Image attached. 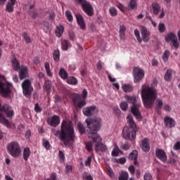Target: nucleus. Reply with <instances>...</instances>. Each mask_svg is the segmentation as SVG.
<instances>
[{
    "mask_svg": "<svg viewBox=\"0 0 180 180\" xmlns=\"http://www.w3.org/2000/svg\"><path fill=\"white\" fill-rule=\"evenodd\" d=\"M11 86H12V84L6 82L5 76L0 75V92L2 94L3 98H9L11 96V93L12 92ZM0 112H5L7 117H13V115H15L12 107L7 103L2 105L0 103Z\"/></svg>",
    "mask_w": 180,
    "mask_h": 180,
    "instance_id": "obj_3",
    "label": "nucleus"
},
{
    "mask_svg": "<svg viewBox=\"0 0 180 180\" xmlns=\"http://www.w3.org/2000/svg\"><path fill=\"white\" fill-rule=\"evenodd\" d=\"M29 15H30V16L33 19H36V18H37V16H39V14L37 13V11H29Z\"/></svg>",
    "mask_w": 180,
    "mask_h": 180,
    "instance_id": "obj_51",
    "label": "nucleus"
},
{
    "mask_svg": "<svg viewBox=\"0 0 180 180\" xmlns=\"http://www.w3.org/2000/svg\"><path fill=\"white\" fill-rule=\"evenodd\" d=\"M58 156L60 161H64L65 160V156L64 155V153L61 150H59Z\"/></svg>",
    "mask_w": 180,
    "mask_h": 180,
    "instance_id": "obj_54",
    "label": "nucleus"
},
{
    "mask_svg": "<svg viewBox=\"0 0 180 180\" xmlns=\"http://www.w3.org/2000/svg\"><path fill=\"white\" fill-rule=\"evenodd\" d=\"M51 131L56 137H58L63 142L65 147H71L72 146L71 142L74 143L75 141V133L71 122L67 123V121L63 120L61 124L60 131H56V129H52Z\"/></svg>",
    "mask_w": 180,
    "mask_h": 180,
    "instance_id": "obj_2",
    "label": "nucleus"
},
{
    "mask_svg": "<svg viewBox=\"0 0 180 180\" xmlns=\"http://www.w3.org/2000/svg\"><path fill=\"white\" fill-rule=\"evenodd\" d=\"M77 129L80 134H84V133H85V127H84V124L81 122L77 123Z\"/></svg>",
    "mask_w": 180,
    "mask_h": 180,
    "instance_id": "obj_40",
    "label": "nucleus"
},
{
    "mask_svg": "<svg viewBox=\"0 0 180 180\" xmlns=\"http://www.w3.org/2000/svg\"><path fill=\"white\" fill-rule=\"evenodd\" d=\"M85 146L86 150H88L89 152L92 151V142H86Z\"/></svg>",
    "mask_w": 180,
    "mask_h": 180,
    "instance_id": "obj_53",
    "label": "nucleus"
},
{
    "mask_svg": "<svg viewBox=\"0 0 180 180\" xmlns=\"http://www.w3.org/2000/svg\"><path fill=\"white\" fill-rule=\"evenodd\" d=\"M82 179L83 180H94V177L91 175V174L84 172L82 173Z\"/></svg>",
    "mask_w": 180,
    "mask_h": 180,
    "instance_id": "obj_38",
    "label": "nucleus"
},
{
    "mask_svg": "<svg viewBox=\"0 0 180 180\" xmlns=\"http://www.w3.org/2000/svg\"><path fill=\"white\" fill-rule=\"evenodd\" d=\"M119 146H115V148L112 150L111 154L112 155V157H117L119 155Z\"/></svg>",
    "mask_w": 180,
    "mask_h": 180,
    "instance_id": "obj_48",
    "label": "nucleus"
},
{
    "mask_svg": "<svg viewBox=\"0 0 180 180\" xmlns=\"http://www.w3.org/2000/svg\"><path fill=\"white\" fill-rule=\"evenodd\" d=\"M150 140L148 139L145 138L143 140L141 141V147L144 151V153H148L150 151V143H149Z\"/></svg>",
    "mask_w": 180,
    "mask_h": 180,
    "instance_id": "obj_20",
    "label": "nucleus"
},
{
    "mask_svg": "<svg viewBox=\"0 0 180 180\" xmlns=\"http://www.w3.org/2000/svg\"><path fill=\"white\" fill-rule=\"evenodd\" d=\"M43 146L46 150H49L50 148V143L46 139H43Z\"/></svg>",
    "mask_w": 180,
    "mask_h": 180,
    "instance_id": "obj_52",
    "label": "nucleus"
},
{
    "mask_svg": "<svg viewBox=\"0 0 180 180\" xmlns=\"http://www.w3.org/2000/svg\"><path fill=\"white\" fill-rule=\"evenodd\" d=\"M11 63L13 65V70H14V71H19V70H20V64L19 63V60L16 59V57H14Z\"/></svg>",
    "mask_w": 180,
    "mask_h": 180,
    "instance_id": "obj_27",
    "label": "nucleus"
},
{
    "mask_svg": "<svg viewBox=\"0 0 180 180\" xmlns=\"http://www.w3.org/2000/svg\"><path fill=\"white\" fill-rule=\"evenodd\" d=\"M133 75L135 82H140L144 78V70L140 68H134L133 70Z\"/></svg>",
    "mask_w": 180,
    "mask_h": 180,
    "instance_id": "obj_10",
    "label": "nucleus"
},
{
    "mask_svg": "<svg viewBox=\"0 0 180 180\" xmlns=\"http://www.w3.org/2000/svg\"><path fill=\"white\" fill-rule=\"evenodd\" d=\"M136 131L128 128H124L122 130V136L125 140H134L136 139Z\"/></svg>",
    "mask_w": 180,
    "mask_h": 180,
    "instance_id": "obj_11",
    "label": "nucleus"
},
{
    "mask_svg": "<svg viewBox=\"0 0 180 180\" xmlns=\"http://www.w3.org/2000/svg\"><path fill=\"white\" fill-rule=\"evenodd\" d=\"M129 8H130L131 11L137 9V0H130Z\"/></svg>",
    "mask_w": 180,
    "mask_h": 180,
    "instance_id": "obj_36",
    "label": "nucleus"
},
{
    "mask_svg": "<svg viewBox=\"0 0 180 180\" xmlns=\"http://www.w3.org/2000/svg\"><path fill=\"white\" fill-rule=\"evenodd\" d=\"M119 180H129V173L127 172L122 171L118 177Z\"/></svg>",
    "mask_w": 180,
    "mask_h": 180,
    "instance_id": "obj_33",
    "label": "nucleus"
},
{
    "mask_svg": "<svg viewBox=\"0 0 180 180\" xmlns=\"http://www.w3.org/2000/svg\"><path fill=\"white\" fill-rule=\"evenodd\" d=\"M155 155L157 158L162 161V162H167V153L162 149L156 148L155 150Z\"/></svg>",
    "mask_w": 180,
    "mask_h": 180,
    "instance_id": "obj_14",
    "label": "nucleus"
},
{
    "mask_svg": "<svg viewBox=\"0 0 180 180\" xmlns=\"http://www.w3.org/2000/svg\"><path fill=\"white\" fill-rule=\"evenodd\" d=\"M47 123L52 127H57L58 124H60V117L58 115H53L51 118L47 120Z\"/></svg>",
    "mask_w": 180,
    "mask_h": 180,
    "instance_id": "obj_16",
    "label": "nucleus"
},
{
    "mask_svg": "<svg viewBox=\"0 0 180 180\" xmlns=\"http://www.w3.org/2000/svg\"><path fill=\"white\" fill-rule=\"evenodd\" d=\"M139 155V152H137L136 150H133L131 153L129 155V159L131 160V161L134 160V165H137L139 164L137 162V155Z\"/></svg>",
    "mask_w": 180,
    "mask_h": 180,
    "instance_id": "obj_25",
    "label": "nucleus"
},
{
    "mask_svg": "<svg viewBox=\"0 0 180 180\" xmlns=\"http://www.w3.org/2000/svg\"><path fill=\"white\" fill-rule=\"evenodd\" d=\"M141 98L143 105L146 109H150L154 106L155 99H157V90L153 87L146 85L142 86Z\"/></svg>",
    "mask_w": 180,
    "mask_h": 180,
    "instance_id": "obj_4",
    "label": "nucleus"
},
{
    "mask_svg": "<svg viewBox=\"0 0 180 180\" xmlns=\"http://www.w3.org/2000/svg\"><path fill=\"white\" fill-rule=\"evenodd\" d=\"M61 46H62V49L64 50L65 51H67L70 47H71V44L67 39H62L61 40Z\"/></svg>",
    "mask_w": 180,
    "mask_h": 180,
    "instance_id": "obj_28",
    "label": "nucleus"
},
{
    "mask_svg": "<svg viewBox=\"0 0 180 180\" xmlns=\"http://www.w3.org/2000/svg\"><path fill=\"white\" fill-rule=\"evenodd\" d=\"M127 102L128 103H131L132 107L131 108V112L132 115L136 117V120H142L143 116L141 115V112H140V110H139V108H140L141 105L140 103H136L137 102V97L135 96H124Z\"/></svg>",
    "mask_w": 180,
    "mask_h": 180,
    "instance_id": "obj_5",
    "label": "nucleus"
},
{
    "mask_svg": "<svg viewBox=\"0 0 180 180\" xmlns=\"http://www.w3.org/2000/svg\"><path fill=\"white\" fill-rule=\"evenodd\" d=\"M44 67L46 71L47 75H49V77H51V71L50 70V64H49V63H45Z\"/></svg>",
    "mask_w": 180,
    "mask_h": 180,
    "instance_id": "obj_46",
    "label": "nucleus"
},
{
    "mask_svg": "<svg viewBox=\"0 0 180 180\" xmlns=\"http://www.w3.org/2000/svg\"><path fill=\"white\" fill-rule=\"evenodd\" d=\"M19 70L20 79H25V78H27V77H29V73L27 72V67L22 65L21 68Z\"/></svg>",
    "mask_w": 180,
    "mask_h": 180,
    "instance_id": "obj_19",
    "label": "nucleus"
},
{
    "mask_svg": "<svg viewBox=\"0 0 180 180\" xmlns=\"http://www.w3.org/2000/svg\"><path fill=\"white\" fill-rule=\"evenodd\" d=\"M76 19L77 24L79 26H80V29L82 30H85L86 26H85V21H84V18L80 14L76 15Z\"/></svg>",
    "mask_w": 180,
    "mask_h": 180,
    "instance_id": "obj_21",
    "label": "nucleus"
},
{
    "mask_svg": "<svg viewBox=\"0 0 180 180\" xmlns=\"http://www.w3.org/2000/svg\"><path fill=\"white\" fill-rule=\"evenodd\" d=\"M174 150H180V141L176 142L174 147H173Z\"/></svg>",
    "mask_w": 180,
    "mask_h": 180,
    "instance_id": "obj_62",
    "label": "nucleus"
},
{
    "mask_svg": "<svg viewBox=\"0 0 180 180\" xmlns=\"http://www.w3.org/2000/svg\"><path fill=\"white\" fill-rule=\"evenodd\" d=\"M23 124H20V125H18V129H17V131L18 134H20V133H22V131H23Z\"/></svg>",
    "mask_w": 180,
    "mask_h": 180,
    "instance_id": "obj_59",
    "label": "nucleus"
},
{
    "mask_svg": "<svg viewBox=\"0 0 180 180\" xmlns=\"http://www.w3.org/2000/svg\"><path fill=\"white\" fill-rule=\"evenodd\" d=\"M22 37L27 43V44H30V43H32V38H30V36H29V34L27 32H24L22 34Z\"/></svg>",
    "mask_w": 180,
    "mask_h": 180,
    "instance_id": "obj_39",
    "label": "nucleus"
},
{
    "mask_svg": "<svg viewBox=\"0 0 180 180\" xmlns=\"http://www.w3.org/2000/svg\"><path fill=\"white\" fill-rule=\"evenodd\" d=\"M78 2L82 5L84 12H85L88 16L94 15V8H92L89 2L86 1V0H78Z\"/></svg>",
    "mask_w": 180,
    "mask_h": 180,
    "instance_id": "obj_9",
    "label": "nucleus"
},
{
    "mask_svg": "<svg viewBox=\"0 0 180 180\" xmlns=\"http://www.w3.org/2000/svg\"><path fill=\"white\" fill-rule=\"evenodd\" d=\"M7 150L8 154L11 155V157H13L14 158H17V157H19L20 155V153L22 151L20 150V146H19V143L16 141H13L7 145Z\"/></svg>",
    "mask_w": 180,
    "mask_h": 180,
    "instance_id": "obj_6",
    "label": "nucleus"
},
{
    "mask_svg": "<svg viewBox=\"0 0 180 180\" xmlns=\"http://www.w3.org/2000/svg\"><path fill=\"white\" fill-rule=\"evenodd\" d=\"M108 175L112 178V179H115V173H113V170H112V169H108Z\"/></svg>",
    "mask_w": 180,
    "mask_h": 180,
    "instance_id": "obj_60",
    "label": "nucleus"
},
{
    "mask_svg": "<svg viewBox=\"0 0 180 180\" xmlns=\"http://www.w3.org/2000/svg\"><path fill=\"white\" fill-rule=\"evenodd\" d=\"M59 75L62 79H67V78H68V73L64 68H60L59 71Z\"/></svg>",
    "mask_w": 180,
    "mask_h": 180,
    "instance_id": "obj_30",
    "label": "nucleus"
},
{
    "mask_svg": "<svg viewBox=\"0 0 180 180\" xmlns=\"http://www.w3.org/2000/svg\"><path fill=\"white\" fill-rule=\"evenodd\" d=\"M122 88L124 92H131V91H133V86L130 84H123Z\"/></svg>",
    "mask_w": 180,
    "mask_h": 180,
    "instance_id": "obj_35",
    "label": "nucleus"
},
{
    "mask_svg": "<svg viewBox=\"0 0 180 180\" xmlns=\"http://www.w3.org/2000/svg\"><path fill=\"white\" fill-rule=\"evenodd\" d=\"M66 174H68V172H71L72 171V166L68 165L65 167Z\"/></svg>",
    "mask_w": 180,
    "mask_h": 180,
    "instance_id": "obj_61",
    "label": "nucleus"
},
{
    "mask_svg": "<svg viewBox=\"0 0 180 180\" xmlns=\"http://www.w3.org/2000/svg\"><path fill=\"white\" fill-rule=\"evenodd\" d=\"M65 16L69 22H72L73 18H72V14L71 13V11H65Z\"/></svg>",
    "mask_w": 180,
    "mask_h": 180,
    "instance_id": "obj_47",
    "label": "nucleus"
},
{
    "mask_svg": "<svg viewBox=\"0 0 180 180\" xmlns=\"http://www.w3.org/2000/svg\"><path fill=\"white\" fill-rule=\"evenodd\" d=\"M158 27L160 33H164L165 32L166 27L165 24H164V22H160Z\"/></svg>",
    "mask_w": 180,
    "mask_h": 180,
    "instance_id": "obj_43",
    "label": "nucleus"
},
{
    "mask_svg": "<svg viewBox=\"0 0 180 180\" xmlns=\"http://www.w3.org/2000/svg\"><path fill=\"white\" fill-rule=\"evenodd\" d=\"M29 157H30V148H25L23 150V158L25 161H27V160H29Z\"/></svg>",
    "mask_w": 180,
    "mask_h": 180,
    "instance_id": "obj_31",
    "label": "nucleus"
},
{
    "mask_svg": "<svg viewBox=\"0 0 180 180\" xmlns=\"http://www.w3.org/2000/svg\"><path fill=\"white\" fill-rule=\"evenodd\" d=\"M117 164H126V158H120L116 160Z\"/></svg>",
    "mask_w": 180,
    "mask_h": 180,
    "instance_id": "obj_57",
    "label": "nucleus"
},
{
    "mask_svg": "<svg viewBox=\"0 0 180 180\" xmlns=\"http://www.w3.org/2000/svg\"><path fill=\"white\" fill-rule=\"evenodd\" d=\"M11 2H8L6 7V11L8 12L9 13H12L13 12L14 8L13 6H15V4H16V0H10Z\"/></svg>",
    "mask_w": 180,
    "mask_h": 180,
    "instance_id": "obj_24",
    "label": "nucleus"
},
{
    "mask_svg": "<svg viewBox=\"0 0 180 180\" xmlns=\"http://www.w3.org/2000/svg\"><path fill=\"white\" fill-rule=\"evenodd\" d=\"M171 54V52L168 50H166L162 56V60L165 63H167L168 61V58H169V55Z\"/></svg>",
    "mask_w": 180,
    "mask_h": 180,
    "instance_id": "obj_41",
    "label": "nucleus"
},
{
    "mask_svg": "<svg viewBox=\"0 0 180 180\" xmlns=\"http://www.w3.org/2000/svg\"><path fill=\"white\" fill-rule=\"evenodd\" d=\"M73 103L76 108V109H82L86 105V102L85 100H81V97L77 96L73 98Z\"/></svg>",
    "mask_w": 180,
    "mask_h": 180,
    "instance_id": "obj_13",
    "label": "nucleus"
},
{
    "mask_svg": "<svg viewBox=\"0 0 180 180\" xmlns=\"http://www.w3.org/2000/svg\"><path fill=\"white\" fill-rule=\"evenodd\" d=\"M95 113H98V108L96 105H91L83 109V114L84 116H92L93 115H95Z\"/></svg>",
    "mask_w": 180,
    "mask_h": 180,
    "instance_id": "obj_12",
    "label": "nucleus"
},
{
    "mask_svg": "<svg viewBox=\"0 0 180 180\" xmlns=\"http://www.w3.org/2000/svg\"><path fill=\"white\" fill-rule=\"evenodd\" d=\"M0 123L1 124H4V126H6L7 129H11L12 127V124L6 119L5 117H4V115L0 112Z\"/></svg>",
    "mask_w": 180,
    "mask_h": 180,
    "instance_id": "obj_22",
    "label": "nucleus"
},
{
    "mask_svg": "<svg viewBox=\"0 0 180 180\" xmlns=\"http://www.w3.org/2000/svg\"><path fill=\"white\" fill-rule=\"evenodd\" d=\"M87 125V133L89 139H91L96 144V151H106V146L102 143V139L98 134L101 130V124L102 120L101 118H89L85 120Z\"/></svg>",
    "mask_w": 180,
    "mask_h": 180,
    "instance_id": "obj_1",
    "label": "nucleus"
},
{
    "mask_svg": "<svg viewBox=\"0 0 180 180\" xmlns=\"http://www.w3.org/2000/svg\"><path fill=\"white\" fill-rule=\"evenodd\" d=\"M109 12L111 16H116L117 15V11H116V8L114 7L110 8Z\"/></svg>",
    "mask_w": 180,
    "mask_h": 180,
    "instance_id": "obj_50",
    "label": "nucleus"
},
{
    "mask_svg": "<svg viewBox=\"0 0 180 180\" xmlns=\"http://www.w3.org/2000/svg\"><path fill=\"white\" fill-rule=\"evenodd\" d=\"M51 179L57 180V174L56 172H52V174H51Z\"/></svg>",
    "mask_w": 180,
    "mask_h": 180,
    "instance_id": "obj_64",
    "label": "nucleus"
},
{
    "mask_svg": "<svg viewBox=\"0 0 180 180\" xmlns=\"http://www.w3.org/2000/svg\"><path fill=\"white\" fill-rule=\"evenodd\" d=\"M165 41H171L170 47L174 49V50H178L179 49V42L178 41V37L176 34L174 32H171L165 36Z\"/></svg>",
    "mask_w": 180,
    "mask_h": 180,
    "instance_id": "obj_7",
    "label": "nucleus"
},
{
    "mask_svg": "<svg viewBox=\"0 0 180 180\" xmlns=\"http://www.w3.org/2000/svg\"><path fill=\"white\" fill-rule=\"evenodd\" d=\"M144 180H152L153 176L150 173H146L143 176Z\"/></svg>",
    "mask_w": 180,
    "mask_h": 180,
    "instance_id": "obj_56",
    "label": "nucleus"
},
{
    "mask_svg": "<svg viewBox=\"0 0 180 180\" xmlns=\"http://www.w3.org/2000/svg\"><path fill=\"white\" fill-rule=\"evenodd\" d=\"M121 148L125 150H130V145L129 143H124L121 146Z\"/></svg>",
    "mask_w": 180,
    "mask_h": 180,
    "instance_id": "obj_58",
    "label": "nucleus"
},
{
    "mask_svg": "<svg viewBox=\"0 0 180 180\" xmlns=\"http://www.w3.org/2000/svg\"><path fill=\"white\" fill-rule=\"evenodd\" d=\"M51 81L46 80L44 84V91L46 94H50L51 92Z\"/></svg>",
    "mask_w": 180,
    "mask_h": 180,
    "instance_id": "obj_26",
    "label": "nucleus"
},
{
    "mask_svg": "<svg viewBox=\"0 0 180 180\" xmlns=\"http://www.w3.org/2000/svg\"><path fill=\"white\" fill-rule=\"evenodd\" d=\"M67 82L70 85H77V84H78V80L74 77H69L67 78Z\"/></svg>",
    "mask_w": 180,
    "mask_h": 180,
    "instance_id": "obj_32",
    "label": "nucleus"
},
{
    "mask_svg": "<svg viewBox=\"0 0 180 180\" xmlns=\"http://www.w3.org/2000/svg\"><path fill=\"white\" fill-rule=\"evenodd\" d=\"M160 11H161V6H160L158 3L152 4V8L150 9V12L153 13V15H158Z\"/></svg>",
    "mask_w": 180,
    "mask_h": 180,
    "instance_id": "obj_23",
    "label": "nucleus"
},
{
    "mask_svg": "<svg viewBox=\"0 0 180 180\" xmlns=\"http://www.w3.org/2000/svg\"><path fill=\"white\" fill-rule=\"evenodd\" d=\"M134 34L139 43H141V41H143V39H141V37H140V31H139V30L137 29L134 30Z\"/></svg>",
    "mask_w": 180,
    "mask_h": 180,
    "instance_id": "obj_45",
    "label": "nucleus"
},
{
    "mask_svg": "<svg viewBox=\"0 0 180 180\" xmlns=\"http://www.w3.org/2000/svg\"><path fill=\"white\" fill-rule=\"evenodd\" d=\"M91 162H92V157L89 156L85 161V165L86 167H89V165H91Z\"/></svg>",
    "mask_w": 180,
    "mask_h": 180,
    "instance_id": "obj_55",
    "label": "nucleus"
},
{
    "mask_svg": "<svg viewBox=\"0 0 180 180\" xmlns=\"http://www.w3.org/2000/svg\"><path fill=\"white\" fill-rule=\"evenodd\" d=\"M172 78V70H167L166 73L165 74V81H171Z\"/></svg>",
    "mask_w": 180,
    "mask_h": 180,
    "instance_id": "obj_34",
    "label": "nucleus"
},
{
    "mask_svg": "<svg viewBox=\"0 0 180 180\" xmlns=\"http://www.w3.org/2000/svg\"><path fill=\"white\" fill-rule=\"evenodd\" d=\"M127 123L130 128V130H133L134 131H139V127H137V124L134 122V120H133V116L131 115H128L127 117Z\"/></svg>",
    "mask_w": 180,
    "mask_h": 180,
    "instance_id": "obj_15",
    "label": "nucleus"
},
{
    "mask_svg": "<svg viewBox=\"0 0 180 180\" xmlns=\"http://www.w3.org/2000/svg\"><path fill=\"white\" fill-rule=\"evenodd\" d=\"M63 33H64V26L58 25L56 30V34L57 37H61V36H63Z\"/></svg>",
    "mask_w": 180,
    "mask_h": 180,
    "instance_id": "obj_29",
    "label": "nucleus"
},
{
    "mask_svg": "<svg viewBox=\"0 0 180 180\" xmlns=\"http://www.w3.org/2000/svg\"><path fill=\"white\" fill-rule=\"evenodd\" d=\"M34 110H35L36 113H41V110L43 108L40 107L38 103H35Z\"/></svg>",
    "mask_w": 180,
    "mask_h": 180,
    "instance_id": "obj_49",
    "label": "nucleus"
},
{
    "mask_svg": "<svg viewBox=\"0 0 180 180\" xmlns=\"http://www.w3.org/2000/svg\"><path fill=\"white\" fill-rule=\"evenodd\" d=\"M22 92L27 98L32 95L33 92V86H32V82L29 79H25L22 83Z\"/></svg>",
    "mask_w": 180,
    "mask_h": 180,
    "instance_id": "obj_8",
    "label": "nucleus"
},
{
    "mask_svg": "<svg viewBox=\"0 0 180 180\" xmlns=\"http://www.w3.org/2000/svg\"><path fill=\"white\" fill-rule=\"evenodd\" d=\"M53 58L54 61H59L60 60V51L56 49L53 53Z\"/></svg>",
    "mask_w": 180,
    "mask_h": 180,
    "instance_id": "obj_37",
    "label": "nucleus"
},
{
    "mask_svg": "<svg viewBox=\"0 0 180 180\" xmlns=\"http://www.w3.org/2000/svg\"><path fill=\"white\" fill-rule=\"evenodd\" d=\"M129 171L131 172V174H132L134 175V174L136 171V168H134V166L131 165L129 167Z\"/></svg>",
    "mask_w": 180,
    "mask_h": 180,
    "instance_id": "obj_63",
    "label": "nucleus"
},
{
    "mask_svg": "<svg viewBox=\"0 0 180 180\" xmlns=\"http://www.w3.org/2000/svg\"><path fill=\"white\" fill-rule=\"evenodd\" d=\"M164 122L167 129H172V127H175V124H176L175 120L171 117H165Z\"/></svg>",
    "mask_w": 180,
    "mask_h": 180,
    "instance_id": "obj_17",
    "label": "nucleus"
},
{
    "mask_svg": "<svg viewBox=\"0 0 180 180\" xmlns=\"http://www.w3.org/2000/svg\"><path fill=\"white\" fill-rule=\"evenodd\" d=\"M122 110H124V112H126L127 109H129V104H127V102L123 101L120 105Z\"/></svg>",
    "mask_w": 180,
    "mask_h": 180,
    "instance_id": "obj_44",
    "label": "nucleus"
},
{
    "mask_svg": "<svg viewBox=\"0 0 180 180\" xmlns=\"http://www.w3.org/2000/svg\"><path fill=\"white\" fill-rule=\"evenodd\" d=\"M162 105H163L162 101L158 98L156 101V109H155L156 112H159L160 110V109L162 108Z\"/></svg>",
    "mask_w": 180,
    "mask_h": 180,
    "instance_id": "obj_42",
    "label": "nucleus"
},
{
    "mask_svg": "<svg viewBox=\"0 0 180 180\" xmlns=\"http://www.w3.org/2000/svg\"><path fill=\"white\" fill-rule=\"evenodd\" d=\"M141 34L142 36L141 39L143 40V41H144L145 43L150 41V38L148 37L150 36V33L147 30V27L142 26L141 29Z\"/></svg>",
    "mask_w": 180,
    "mask_h": 180,
    "instance_id": "obj_18",
    "label": "nucleus"
}]
</instances>
